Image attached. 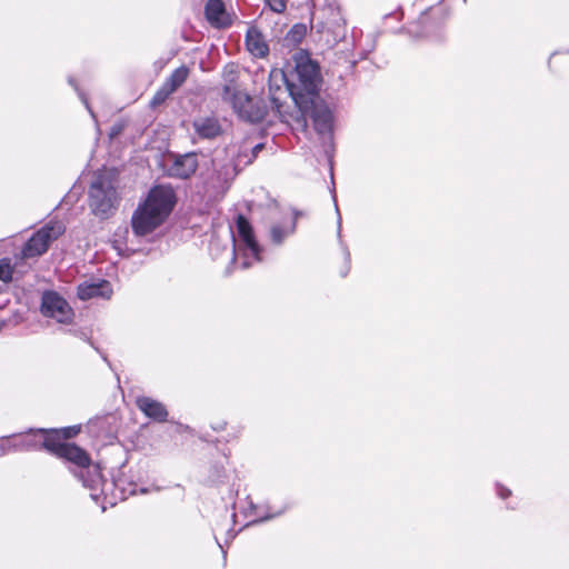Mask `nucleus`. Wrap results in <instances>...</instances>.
Wrapping results in <instances>:
<instances>
[{"label": "nucleus", "mask_w": 569, "mask_h": 569, "mask_svg": "<svg viewBox=\"0 0 569 569\" xmlns=\"http://www.w3.org/2000/svg\"><path fill=\"white\" fill-rule=\"evenodd\" d=\"M124 128H126V122H124V121H122V120H120V121H118V122L113 123V124L111 126V128H110V131H109V138H110V140H113V139H116L117 137H119V136L123 132Z\"/></svg>", "instance_id": "nucleus-22"}, {"label": "nucleus", "mask_w": 569, "mask_h": 569, "mask_svg": "<svg viewBox=\"0 0 569 569\" xmlns=\"http://www.w3.org/2000/svg\"><path fill=\"white\" fill-rule=\"evenodd\" d=\"M171 94L172 92L162 83L150 101L151 107L162 104Z\"/></svg>", "instance_id": "nucleus-20"}, {"label": "nucleus", "mask_w": 569, "mask_h": 569, "mask_svg": "<svg viewBox=\"0 0 569 569\" xmlns=\"http://www.w3.org/2000/svg\"><path fill=\"white\" fill-rule=\"evenodd\" d=\"M497 490H498V495L501 499H506L507 497H509L511 495V491L505 487H502L501 485H497Z\"/></svg>", "instance_id": "nucleus-27"}, {"label": "nucleus", "mask_w": 569, "mask_h": 569, "mask_svg": "<svg viewBox=\"0 0 569 569\" xmlns=\"http://www.w3.org/2000/svg\"><path fill=\"white\" fill-rule=\"evenodd\" d=\"M302 216V212L301 211H298V210H293V221L296 222V220Z\"/></svg>", "instance_id": "nucleus-29"}, {"label": "nucleus", "mask_w": 569, "mask_h": 569, "mask_svg": "<svg viewBox=\"0 0 569 569\" xmlns=\"http://www.w3.org/2000/svg\"><path fill=\"white\" fill-rule=\"evenodd\" d=\"M176 194L170 187L156 186L150 189L144 202L133 212L131 227L137 236H147L156 230L172 211Z\"/></svg>", "instance_id": "nucleus-1"}, {"label": "nucleus", "mask_w": 569, "mask_h": 569, "mask_svg": "<svg viewBox=\"0 0 569 569\" xmlns=\"http://www.w3.org/2000/svg\"><path fill=\"white\" fill-rule=\"evenodd\" d=\"M56 430H37L30 431L23 435L12 437V440H8L7 443L12 445L14 450L29 451L46 449L50 451V447L53 446Z\"/></svg>", "instance_id": "nucleus-8"}, {"label": "nucleus", "mask_w": 569, "mask_h": 569, "mask_svg": "<svg viewBox=\"0 0 569 569\" xmlns=\"http://www.w3.org/2000/svg\"><path fill=\"white\" fill-rule=\"evenodd\" d=\"M335 208H336L337 212L339 213V209H338L337 202L335 203Z\"/></svg>", "instance_id": "nucleus-33"}, {"label": "nucleus", "mask_w": 569, "mask_h": 569, "mask_svg": "<svg viewBox=\"0 0 569 569\" xmlns=\"http://www.w3.org/2000/svg\"><path fill=\"white\" fill-rule=\"evenodd\" d=\"M49 452L72 463L74 466L72 472L82 481L84 487L93 489L99 485L101 473L98 467L91 468L89 455L74 443L62 441L58 431L54 432L53 446L50 447Z\"/></svg>", "instance_id": "nucleus-3"}, {"label": "nucleus", "mask_w": 569, "mask_h": 569, "mask_svg": "<svg viewBox=\"0 0 569 569\" xmlns=\"http://www.w3.org/2000/svg\"><path fill=\"white\" fill-rule=\"evenodd\" d=\"M306 33V28L302 24H296L289 34L292 36L293 40H300Z\"/></svg>", "instance_id": "nucleus-24"}, {"label": "nucleus", "mask_w": 569, "mask_h": 569, "mask_svg": "<svg viewBox=\"0 0 569 569\" xmlns=\"http://www.w3.org/2000/svg\"><path fill=\"white\" fill-rule=\"evenodd\" d=\"M296 230V222L292 221L288 228H283L281 226H272L270 230L271 241L274 244H281L286 237L293 233Z\"/></svg>", "instance_id": "nucleus-18"}, {"label": "nucleus", "mask_w": 569, "mask_h": 569, "mask_svg": "<svg viewBox=\"0 0 569 569\" xmlns=\"http://www.w3.org/2000/svg\"><path fill=\"white\" fill-rule=\"evenodd\" d=\"M41 312L60 323H70L74 316L68 301L56 291H46L41 299Z\"/></svg>", "instance_id": "nucleus-7"}, {"label": "nucleus", "mask_w": 569, "mask_h": 569, "mask_svg": "<svg viewBox=\"0 0 569 569\" xmlns=\"http://www.w3.org/2000/svg\"><path fill=\"white\" fill-rule=\"evenodd\" d=\"M236 222H237V230H238L239 237L246 244L247 249L250 250L252 257L257 261H260L261 248L254 238L253 230H252L250 222L242 214H239L237 217Z\"/></svg>", "instance_id": "nucleus-13"}, {"label": "nucleus", "mask_w": 569, "mask_h": 569, "mask_svg": "<svg viewBox=\"0 0 569 569\" xmlns=\"http://www.w3.org/2000/svg\"><path fill=\"white\" fill-rule=\"evenodd\" d=\"M8 440H12V437L11 438H6V439H2L0 441V455L3 456L8 452H11V451H16L13 448H12V445L10 443H7Z\"/></svg>", "instance_id": "nucleus-25"}, {"label": "nucleus", "mask_w": 569, "mask_h": 569, "mask_svg": "<svg viewBox=\"0 0 569 569\" xmlns=\"http://www.w3.org/2000/svg\"><path fill=\"white\" fill-rule=\"evenodd\" d=\"M120 202L117 179L110 172H99L89 188V208L101 219L111 217Z\"/></svg>", "instance_id": "nucleus-4"}, {"label": "nucleus", "mask_w": 569, "mask_h": 569, "mask_svg": "<svg viewBox=\"0 0 569 569\" xmlns=\"http://www.w3.org/2000/svg\"><path fill=\"white\" fill-rule=\"evenodd\" d=\"M249 267H250V263H249L247 260H246V261H243V263H242V268H243V269H247V268H249Z\"/></svg>", "instance_id": "nucleus-32"}, {"label": "nucleus", "mask_w": 569, "mask_h": 569, "mask_svg": "<svg viewBox=\"0 0 569 569\" xmlns=\"http://www.w3.org/2000/svg\"><path fill=\"white\" fill-rule=\"evenodd\" d=\"M247 49L258 58H264L269 53V46L267 44L262 33L257 28H250L246 34Z\"/></svg>", "instance_id": "nucleus-16"}, {"label": "nucleus", "mask_w": 569, "mask_h": 569, "mask_svg": "<svg viewBox=\"0 0 569 569\" xmlns=\"http://www.w3.org/2000/svg\"><path fill=\"white\" fill-rule=\"evenodd\" d=\"M340 232H341V217L339 216L338 218V236L340 237Z\"/></svg>", "instance_id": "nucleus-31"}, {"label": "nucleus", "mask_w": 569, "mask_h": 569, "mask_svg": "<svg viewBox=\"0 0 569 569\" xmlns=\"http://www.w3.org/2000/svg\"><path fill=\"white\" fill-rule=\"evenodd\" d=\"M13 268L10 259L3 258L0 260V280L8 283L12 280Z\"/></svg>", "instance_id": "nucleus-19"}, {"label": "nucleus", "mask_w": 569, "mask_h": 569, "mask_svg": "<svg viewBox=\"0 0 569 569\" xmlns=\"http://www.w3.org/2000/svg\"><path fill=\"white\" fill-rule=\"evenodd\" d=\"M189 69L186 66H181L172 71L167 78L163 84L173 93L179 87H181L187 80Z\"/></svg>", "instance_id": "nucleus-17"}, {"label": "nucleus", "mask_w": 569, "mask_h": 569, "mask_svg": "<svg viewBox=\"0 0 569 569\" xmlns=\"http://www.w3.org/2000/svg\"><path fill=\"white\" fill-rule=\"evenodd\" d=\"M137 408L149 419L157 422H166L168 420V410L166 406L150 397L141 396L136 399Z\"/></svg>", "instance_id": "nucleus-10"}, {"label": "nucleus", "mask_w": 569, "mask_h": 569, "mask_svg": "<svg viewBox=\"0 0 569 569\" xmlns=\"http://www.w3.org/2000/svg\"><path fill=\"white\" fill-rule=\"evenodd\" d=\"M262 149H263V144H262V143H258L257 146H254V148L252 149V153H253V156L256 157V156H257V153H258L259 151H261Z\"/></svg>", "instance_id": "nucleus-28"}, {"label": "nucleus", "mask_w": 569, "mask_h": 569, "mask_svg": "<svg viewBox=\"0 0 569 569\" xmlns=\"http://www.w3.org/2000/svg\"><path fill=\"white\" fill-rule=\"evenodd\" d=\"M194 132L202 139H214L222 133V128L216 117H199L193 120Z\"/></svg>", "instance_id": "nucleus-15"}, {"label": "nucleus", "mask_w": 569, "mask_h": 569, "mask_svg": "<svg viewBox=\"0 0 569 569\" xmlns=\"http://www.w3.org/2000/svg\"><path fill=\"white\" fill-rule=\"evenodd\" d=\"M77 296L83 301L92 298L110 299L112 288L107 280L84 281L78 286Z\"/></svg>", "instance_id": "nucleus-9"}, {"label": "nucleus", "mask_w": 569, "mask_h": 569, "mask_svg": "<svg viewBox=\"0 0 569 569\" xmlns=\"http://www.w3.org/2000/svg\"><path fill=\"white\" fill-rule=\"evenodd\" d=\"M295 73L298 83L287 80L291 96L298 102V98L307 96L310 102L317 97L321 80L319 66L303 51L293 56Z\"/></svg>", "instance_id": "nucleus-5"}, {"label": "nucleus", "mask_w": 569, "mask_h": 569, "mask_svg": "<svg viewBox=\"0 0 569 569\" xmlns=\"http://www.w3.org/2000/svg\"><path fill=\"white\" fill-rule=\"evenodd\" d=\"M271 101H272V103H273L278 109L280 108V106H281V104H280V102H279V100H278L277 98L272 97V98H271Z\"/></svg>", "instance_id": "nucleus-30"}, {"label": "nucleus", "mask_w": 569, "mask_h": 569, "mask_svg": "<svg viewBox=\"0 0 569 569\" xmlns=\"http://www.w3.org/2000/svg\"><path fill=\"white\" fill-rule=\"evenodd\" d=\"M222 79V100L229 102L234 112L248 122L257 123L263 120L264 109L256 106L253 99L240 89L239 71L236 64L229 63L223 68Z\"/></svg>", "instance_id": "nucleus-2"}, {"label": "nucleus", "mask_w": 569, "mask_h": 569, "mask_svg": "<svg viewBox=\"0 0 569 569\" xmlns=\"http://www.w3.org/2000/svg\"><path fill=\"white\" fill-rule=\"evenodd\" d=\"M198 168V160L196 153H186L174 159L171 164L169 172L170 176L180 179H188L191 177Z\"/></svg>", "instance_id": "nucleus-12"}, {"label": "nucleus", "mask_w": 569, "mask_h": 569, "mask_svg": "<svg viewBox=\"0 0 569 569\" xmlns=\"http://www.w3.org/2000/svg\"><path fill=\"white\" fill-rule=\"evenodd\" d=\"M66 231L61 221H50L32 234L22 248L24 258L42 256L47 252L50 243L57 240Z\"/></svg>", "instance_id": "nucleus-6"}, {"label": "nucleus", "mask_w": 569, "mask_h": 569, "mask_svg": "<svg viewBox=\"0 0 569 569\" xmlns=\"http://www.w3.org/2000/svg\"><path fill=\"white\" fill-rule=\"evenodd\" d=\"M204 14L213 27L224 28L230 24L222 0H208L204 7Z\"/></svg>", "instance_id": "nucleus-14"}, {"label": "nucleus", "mask_w": 569, "mask_h": 569, "mask_svg": "<svg viewBox=\"0 0 569 569\" xmlns=\"http://www.w3.org/2000/svg\"><path fill=\"white\" fill-rule=\"evenodd\" d=\"M310 117L313 121L316 131L323 136L331 138L332 131V113L326 106H318L313 102Z\"/></svg>", "instance_id": "nucleus-11"}, {"label": "nucleus", "mask_w": 569, "mask_h": 569, "mask_svg": "<svg viewBox=\"0 0 569 569\" xmlns=\"http://www.w3.org/2000/svg\"><path fill=\"white\" fill-rule=\"evenodd\" d=\"M69 83H70V84H71V86H72V87L78 91V93H79V97H80L81 101L84 103V106H86V108L88 109V111L90 112L91 117H92L93 119H96V114H94V112L92 111V109L90 108L87 97L84 96V93H83V92L79 91V89H78V87L76 86L74 80H73L72 78H69Z\"/></svg>", "instance_id": "nucleus-23"}, {"label": "nucleus", "mask_w": 569, "mask_h": 569, "mask_svg": "<svg viewBox=\"0 0 569 569\" xmlns=\"http://www.w3.org/2000/svg\"><path fill=\"white\" fill-rule=\"evenodd\" d=\"M267 6L277 13H282L287 8V0H264Z\"/></svg>", "instance_id": "nucleus-21"}, {"label": "nucleus", "mask_w": 569, "mask_h": 569, "mask_svg": "<svg viewBox=\"0 0 569 569\" xmlns=\"http://www.w3.org/2000/svg\"><path fill=\"white\" fill-rule=\"evenodd\" d=\"M343 251H345V258H346V262H347V267L343 271H341V276L342 277H346L350 270V252L348 250L347 247L343 248Z\"/></svg>", "instance_id": "nucleus-26"}]
</instances>
